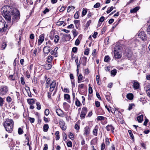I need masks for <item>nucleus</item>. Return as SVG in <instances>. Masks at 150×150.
Segmentation results:
<instances>
[{"label":"nucleus","instance_id":"f257e3e1","mask_svg":"<svg viewBox=\"0 0 150 150\" xmlns=\"http://www.w3.org/2000/svg\"><path fill=\"white\" fill-rule=\"evenodd\" d=\"M1 11L4 18L9 23L11 22V15L13 16L12 22H17L20 19V15L19 11L16 8L8 5L4 6Z\"/></svg>","mask_w":150,"mask_h":150},{"label":"nucleus","instance_id":"f03ea898","mask_svg":"<svg viewBox=\"0 0 150 150\" xmlns=\"http://www.w3.org/2000/svg\"><path fill=\"white\" fill-rule=\"evenodd\" d=\"M4 126L6 130L9 132H11L13 129L14 122L12 119H8L4 123Z\"/></svg>","mask_w":150,"mask_h":150},{"label":"nucleus","instance_id":"7ed1b4c3","mask_svg":"<svg viewBox=\"0 0 150 150\" xmlns=\"http://www.w3.org/2000/svg\"><path fill=\"white\" fill-rule=\"evenodd\" d=\"M6 25V22L1 17H0V31H4L11 24V22L8 23Z\"/></svg>","mask_w":150,"mask_h":150},{"label":"nucleus","instance_id":"20e7f679","mask_svg":"<svg viewBox=\"0 0 150 150\" xmlns=\"http://www.w3.org/2000/svg\"><path fill=\"white\" fill-rule=\"evenodd\" d=\"M138 37L141 39L142 40L146 39V35L145 33L142 30H140L138 34Z\"/></svg>","mask_w":150,"mask_h":150},{"label":"nucleus","instance_id":"39448f33","mask_svg":"<svg viewBox=\"0 0 150 150\" xmlns=\"http://www.w3.org/2000/svg\"><path fill=\"white\" fill-rule=\"evenodd\" d=\"M87 111V108L86 107H84L82 108L80 115V117L81 119H84L85 118Z\"/></svg>","mask_w":150,"mask_h":150},{"label":"nucleus","instance_id":"423d86ee","mask_svg":"<svg viewBox=\"0 0 150 150\" xmlns=\"http://www.w3.org/2000/svg\"><path fill=\"white\" fill-rule=\"evenodd\" d=\"M8 91V88L6 86H1L0 89V95L3 96L5 95Z\"/></svg>","mask_w":150,"mask_h":150},{"label":"nucleus","instance_id":"0eeeda50","mask_svg":"<svg viewBox=\"0 0 150 150\" xmlns=\"http://www.w3.org/2000/svg\"><path fill=\"white\" fill-rule=\"evenodd\" d=\"M59 124L61 128L63 130H65L66 129V126L65 125L64 122L63 120H60Z\"/></svg>","mask_w":150,"mask_h":150},{"label":"nucleus","instance_id":"6e6552de","mask_svg":"<svg viewBox=\"0 0 150 150\" xmlns=\"http://www.w3.org/2000/svg\"><path fill=\"white\" fill-rule=\"evenodd\" d=\"M114 55L115 59H119L122 56V54L121 53L116 50H115L114 51Z\"/></svg>","mask_w":150,"mask_h":150},{"label":"nucleus","instance_id":"1a4fd4ad","mask_svg":"<svg viewBox=\"0 0 150 150\" xmlns=\"http://www.w3.org/2000/svg\"><path fill=\"white\" fill-rule=\"evenodd\" d=\"M87 59V58L86 57L83 56L82 58H80L79 61L80 63L82 64L84 66H85L86 64Z\"/></svg>","mask_w":150,"mask_h":150},{"label":"nucleus","instance_id":"9d476101","mask_svg":"<svg viewBox=\"0 0 150 150\" xmlns=\"http://www.w3.org/2000/svg\"><path fill=\"white\" fill-rule=\"evenodd\" d=\"M44 35L43 34H41L39 37V39L38 40V45H39L43 42L44 40Z\"/></svg>","mask_w":150,"mask_h":150},{"label":"nucleus","instance_id":"9b49d317","mask_svg":"<svg viewBox=\"0 0 150 150\" xmlns=\"http://www.w3.org/2000/svg\"><path fill=\"white\" fill-rule=\"evenodd\" d=\"M90 129L89 127L86 126L85 127L83 135L85 136H87L89 135L90 133Z\"/></svg>","mask_w":150,"mask_h":150},{"label":"nucleus","instance_id":"f8f14e48","mask_svg":"<svg viewBox=\"0 0 150 150\" xmlns=\"http://www.w3.org/2000/svg\"><path fill=\"white\" fill-rule=\"evenodd\" d=\"M56 112L58 116L62 117L64 116V112L61 109H57L56 110Z\"/></svg>","mask_w":150,"mask_h":150},{"label":"nucleus","instance_id":"ddd939ff","mask_svg":"<svg viewBox=\"0 0 150 150\" xmlns=\"http://www.w3.org/2000/svg\"><path fill=\"white\" fill-rule=\"evenodd\" d=\"M56 86V82L55 81H53L50 85V91L52 92L54 90Z\"/></svg>","mask_w":150,"mask_h":150},{"label":"nucleus","instance_id":"4468645a","mask_svg":"<svg viewBox=\"0 0 150 150\" xmlns=\"http://www.w3.org/2000/svg\"><path fill=\"white\" fill-rule=\"evenodd\" d=\"M133 86L134 89H137L139 87V84L137 81H133Z\"/></svg>","mask_w":150,"mask_h":150},{"label":"nucleus","instance_id":"2eb2a0df","mask_svg":"<svg viewBox=\"0 0 150 150\" xmlns=\"http://www.w3.org/2000/svg\"><path fill=\"white\" fill-rule=\"evenodd\" d=\"M106 129L107 131L111 130L112 132H114V128L111 125H108L106 127Z\"/></svg>","mask_w":150,"mask_h":150},{"label":"nucleus","instance_id":"dca6fc26","mask_svg":"<svg viewBox=\"0 0 150 150\" xmlns=\"http://www.w3.org/2000/svg\"><path fill=\"white\" fill-rule=\"evenodd\" d=\"M43 51L45 53L48 54L50 51V48L48 46H45L43 48Z\"/></svg>","mask_w":150,"mask_h":150},{"label":"nucleus","instance_id":"f3484780","mask_svg":"<svg viewBox=\"0 0 150 150\" xmlns=\"http://www.w3.org/2000/svg\"><path fill=\"white\" fill-rule=\"evenodd\" d=\"M63 107L65 110L67 111L69 108V105L67 103L64 102L63 104Z\"/></svg>","mask_w":150,"mask_h":150},{"label":"nucleus","instance_id":"a211bd4d","mask_svg":"<svg viewBox=\"0 0 150 150\" xmlns=\"http://www.w3.org/2000/svg\"><path fill=\"white\" fill-rule=\"evenodd\" d=\"M137 119L139 122H142L143 120V115H142L138 116L137 117Z\"/></svg>","mask_w":150,"mask_h":150},{"label":"nucleus","instance_id":"6ab92c4d","mask_svg":"<svg viewBox=\"0 0 150 150\" xmlns=\"http://www.w3.org/2000/svg\"><path fill=\"white\" fill-rule=\"evenodd\" d=\"M126 97L128 99L131 100L133 98V95L132 93H129L127 94Z\"/></svg>","mask_w":150,"mask_h":150},{"label":"nucleus","instance_id":"aec40b11","mask_svg":"<svg viewBox=\"0 0 150 150\" xmlns=\"http://www.w3.org/2000/svg\"><path fill=\"white\" fill-rule=\"evenodd\" d=\"M64 99L68 100L67 102L69 103H70V96L68 94H64Z\"/></svg>","mask_w":150,"mask_h":150},{"label":"nucleus","instance_id":"412c9836","mask_svg":"<svg viewBox=\"0 0 150 150\" xmlns=\"http://www.w3.org/2000/svg\"><path fill=\"white\" fill-rule=\"evenodd\" d=\"M27 102L29 104L32 105L34 104L35 102V99H27Z\"/></svg>","mask_w":150,"mask_h":150},{"label":"nucleus","instance_id":"4be33fe9","mask_svg":"<svg viewBox=\"0 0 150 150\" xmlns=\"http://www.w3.org/2000/svg\"><path fill=\"white\" fill-rule=\"evenodd\" d=\"M139 9V7L138 6L135 7L133 9H131L130 12L131 13H135Z\"/></svg>","mask_w":150,"mask_h":150},{"label":"nucleus","instance_id":"5701e85b","mask_svg":"<svg viewBox=\"0 0 150 150\" xmlns=\"http://www.w3.org/2000/svg\"><path fill=\"white\" fill-rule=\"evenodd\" d=\"M97 132H98V127L97 126H96L95 127L94 129L93 130V134L95 136H96L97 135Z\"/></svg>","mask_w":150,"mask_h":150},{"label":"nucleus","instance_id":"b1692460","mask_svg":"<svg viewBox=\"0 0 150 150\" xmlns=\"http://www.w3.org/2000/svg\"><path fill=\"white\" fill-rule=\"evenodd\" d=\"M53 57L52 56H49L47 58V62H48V63H51L52 61V60H53Z\"/></svg>","mask_w":150,"mask_h":150},{"label":"nucleus","instance_id":"393cba45","mask_svg":"<svg viewBox=\"0 0 150 150\" xmlns=\"http://www.w3.org/2000/svg\"><path fill=\"white\" fill-rule=\"evenodd\" d=\"M83 77L82 75L80 74L79 75L78 78V82L79 83H80L82 82V81L83 79Z\"/></svg>","mask_w":150,"mask_h":150},{"label":"nucleus","instance_id":"a878e982","mask_svg":"<svg viewBox=\"0 0 150 150\" xmlns=\"http://www.w3.org/2000/svg\"><path fill=\"white\" fill-rule=\"evenodd\" d=\"M51 82V80L50 79L48 78L47 79L46 81V83L47 84L46 86V88H48L50 86V84Z\"/></svg>","mask_w":150,"mask_h":150},{"label":"nucleus","instance_id":"bb28decb","mask_svg":"<svg viewBox=\"0 0 150 150\" xmlns=\"http://www.w3.org/2000/svg\"><path fill=\"white\" fill-rule=\"evenodd\" d=\"M49 128L48 125L47 124H46L44 125L43 126L44 131L46 132L47 131Z\"/></svg>","mask_w":150,"mask_h":150},{"label":"nucleus","instance_id":"cd10ccee","mask_svg":"<svg viewBox=\"0 0 150 150\" xmlns=\"http://www.w3.org/2000/svg\"><path fill=\"white\" fill-rule=\"evenodd\" d=\"M45 69L47 70L50 69L52 67V65L51 64H46L45 66Z\"/></svg>","mask_w":150,"mask_h":150},{"label":"nucleus","instance_id":"c85d7f7f","mask_svg":"<svg viewBox=\"0 0 150 150\" xmlns=\"http://www.w3.org/2000/svg\"><path fill=\"white\" fill-rule=\"evenodd\" d=\"M105 118H106L105 117L102 116H99L97 117V120H103Z\"/></svg>","mask_w":150,"mask_h":150},{"label":"nucleus","instance_id":"c756f323","mask_svg":"<svg viewBox=\"0 0 150 150\" xmlns=\"http://www.w3.org/2000/svg\"><path fill=\"white\" fill-rule=\"evenodd\" d=\"M117 73V70L115 69H113L111 71V74L112 75H113V76H115Z\"/></svg>","mask_w":150,"mask_h":150},{"label":"nucleus","instance_id":"7c9ffc66","mask_svg":"<svg viewBox=\"0 0 150 150\" xmlns=\"http://www.w3.org/2000/svg\"><path fill=\"white\" fill-rule=\"evenodd\" d=\"M110 60V57L108 56H106L105 57L104 61L106 62H108Z\"/></svg>","mask_w":150,"mask_h":150},{"label":"nucleus","instance_id":"2f4dec72","mask_svg":"<svg viewBox=\"0 0 150 150\" xmlns=\"http://www.w3.org/2000/svg\"><path fill=\"white\" fill-rule=\"evenodd\" d=\"M74 37H76L78 34V33L77 32L76 30L75 29L73 30L72 31Z\"/></svg>","mask_w":150,"mask_h":150},{"label":"nucleus","instance_id":"473e14b6","mask_svg":"<svg viewBox=\"0 0 150 150\" xmlns=\"http://www.w3.org/2000/svg\"><path fill=\"white\" fill-rule=\"evenodd\" d=\"M59 38L58 35H55V39L54 40V42L56 43H57L59 40Z\"/></svg>","mask_w":150,"mask_h":150},{"label":"nucleus","instance_id":"72a5a7b5","mask_svg":"<svg viewBox=\"0 0 150 150\" xmlns=\"http://www.w3.org/2000/svg\"><path fill=\"white\" fill-rule=\"evenodd\" d=\"M36 105L37 106V109L38 110H40L41 108V106L40 103L39 102H37Z\"/></svg>","mask_w":150,"mask_h":150},{"label":"nucleus","instance_id":"f704fd0d","mask_svg":"<svg viewBox=\"0 0 150 150\" xmlns=\"http://www.w3.org/2000/svg\"><path fill=\"white\" fill-rule=\"evenodd\" d=\"M87 10L83 8V11L82 13V16L83 17L87 13Z\"/></svg>","mask_w":150,"mask_h":150},{"label":"nucleus","instance_id":"c9c22d12","mask_svg":"<svg viewBox=\"0 0 150 150\" xmlns=\"http://www.w3.org/2000/svg\"><path fill=\"white\" fill-rule=\"evenodd\" d=\"M12 1L11 0H5L4 3L5 4L7 5L11 4Z\"/></svg>","mask_w":150,"mask_h":150},{"label":"nucleus","instance_id":"e433bc0d","mask_svg":"<svg viewBox=\"0 0 150 150\" xmlns=\"http://www.w3.org/2000/svg\"><path fill=\"white\" fill-rule=\"evenodd\" d=\"M75 104L78 107L80 106V102L77 98L75 101Z\"/></svg>","mask_w":150,"mask_h":150},{"label":"nucleus","instance_id":"4c0bfd02","mask_svg":"<svg viewBox=\"0 0 150 150\" xmlns=\"http://www.w3.org/2000/svg\"><path fill=\"white\" fill-rule=\"evenodd\" d=\"M75 62L76 63L77 69H79L80 67V63L79 64L78 62V59H75Z\"/></svg>","mask_w":150,"mask_h":150},{"label":"nucleus","instance_id":"58836bf2","mask_svg":"<svg viewBox=\"0 0 150 150\" xmlns=\"http://www.w3.org/2000/svg\"><path fill=\"white\" fill-rule=\"evenodd\" d=\"M23 130L20 127L18 129V133L20 135L22 134L23 133Z\"/></svg>","mask_w":150,"mask_h":150},{"label":"nucleus","instance_id":"ea45409f","mask_svg":"<svg viewBox=\"0 0 150 150\" xmlns=\"http://www.w3.org/2000/svg\"><path fill=\"white\" fill-rule=\"evenodd\" d=\"M20 79L21 84L23 85H24L25 82L24 81V77H21Z\"/></svg>","mask_w":150,"mask_h":150},{"label":"nucleus","instance_id":"a19ab883","mask_svg":"<svg viewBox=\"0 0 150 150\" xmlns=\"http://www.w3.org/2000/svg\"><path fill=\"white\" fill-rule=\"evenodd\" d=\"M4 100L3 98L0 97V106H2L4 104Z\"/></svg>","mask_w":150,"mask_h":150},{"label":"nucleus","instance_id":"79ce46f5","mask_svg":"<svg viewBox=\"0 0 150 150\" xmlns=\"http://www.w3.org/2000/svg\"><path fill=\"white\" fill-rule=\"evenodd\" d=\"M96 80L97 82V83L98 85L100 84V77L98 75H97L96 76Z\"/></svg>","mask_w":150,"mask_h":150},{"label":"nucleus","instance_id":"37998d69","mask_svg":"<svg viewBox=\"0 0 150 150\" xmlns=\"http://www.w3.org/2000/svg\"><path fill=\"white\" fill-rule=\"evenodd\" d=\"M6 46V44L5 42H3L2 44L1 48L2 50H4Z\"/></svg>","mask_w":150,"mask_h":150},{"label":"nucleus","instance_id":"c03bdc74","mask_svg":"<svg viewBox=\"0 0 150 150\" xmlns=\"http://www.w3.org/2000/svg\"><path fill=\"white\" fill-rule=\"evenodd\" d=\"M113 9L112 6L111 7L109 8H108L106 12L107 13H109Z\"/></svg>","mask_w":150,"mask_h":150},{"label":"nucleus","instance_id":"a18cd8bd","mask_svg":"<svg viewBox=\"0 0 150 150\" xmlns=\"http://www.w3.org/2000/svg\"><path fill=\"white\" fill-rule=\"evenodd\" d=\"M89 88H88V91H89V93H92L93 92V89L92 88V87L90 86V84H89Z\"/></svg>","mask_w":150,"mask_h":150},{"label":"nucleus","instance_id":"49530a36","mask_svg":"<svg viewBox=\"0 0 150 150\" xmlns=\"http://www.w3.org/2000/svg\"><path fill=\"white\" fill-rule=\"evenodd\" d=\"M105 20V17L104 16H101L99 20V22L101 23H102Z\"/></svg>","mask_w":150,"mask_h":150},{"label":"nucleus","instance_id":"de8ad7c7","mask_svg":"<svg viewBox=\"0 0 150 150\" xmlns=\"http://www.w3.org/2000/svg\"><path fill=\"white\" fill-rule=\"evenodd\" d=\"M100 4L99 3H97L94 5L93 7L94 8H98L100 6Z\"/></svg>","mask_w":150,"mask_h":150},{"label":"nucleus","instance_id":"09e8293b","mask_svg":"<svg viewBox=\"0 0 150 150\" xmlns=\"http://www.w3.org/2000/svg\"><path fill=\"white\" fill-rule=\"evenodd\" d=\"M111 108L110 109V111L113 113H115L116 112H117V109L115 108Z\"/></svg>","mask_w":150,"mask_h":150},{"label":"nucleus","instance_id":"8fccbe9b","mask_svg":"<svg viewBox=\"0 0 150 150\" xmlns=\"http://www.w3.org/2000/svg\"><path fill=\"white\" fill-rule=\"evenodd\" d=\"M128 132L129 133V135L130 137L132 138V139H134V136L132 134V132L131 130H128Z\"/></svg>","mask_w":150,"mask_h":150},{"label":"nucleus","instance_id":"3c124183","mask_svg":"<svg viewBox=\"0 0 150 150\" xmlns=\"http://www.w3.org/2000/svg\"><path fill=\"white\" fill-rule=\"evenodd\" d=\"M89 49L88 48H87L86 49L84 52V54L85 55H88L89 53Z\"/></svg>","mask_w":150,"mask_h":150},{"label":"nucleus","instance_id":"603ef678","mask_svg":"<svg viewBox=\"0 0 150 150\" xmlns=\"http://www.w3.org/2000/svg\"><path fill=\"white\" fill-rule=\"evenodd\" d=\"M67 146L68 147H71L72 146V143L71 141L68 142L67 143Z\"/></svg>","mask_w":150,"mask_h":150},{"label":"nucleus","instance_id":"864d4df0","mask_svg":"<svg viewBox=\"0 0 150 150\" xmlns=\"http://www.w3.org/2000/svg\"><path fill=\"white\" fill-rule=\"evenodd\" d=\"M50 113L49 110L48 109H46L45 111V114L46 115H48Z\"/></svg>","mask_w":150,"mask_h":150},{"label":"nucleus","instance_id":"5fc2aeb1","mask_svg":"<svg viewBox=\"0 0 150 150\" xmlns=\"http://www.w3.org/2000/svg\"><path fill=\"white\" fill-rule=\"evenodd\" d=\"M105 143H106V144L107 145H109L110 144V142L109 141V139L108 138H106L105 139Z\"/></svg>","mask_w":150,"mask_h":150},{"label":"nucleus","instance_id":"6e6d98bb","mask_svg":"<svg viewBox=\"0 0 150 150\" xmlns=\"http://www.w3.org/2000/svg\"><path fill=\"white\" fill-rule=\"evenodd\" d=\"M147 32L148 34L150 35V25L148 26L147 29Z\"/></svg>","mask_w":150,"mask_h":150},{"label":"nucleus","instance_id":"4d7b16f0","mask_svg":"<svg viewBox=\"0 0 150 150\" xmlns=\"http://www.w3.org/2000/svg\"><path fill=\"white\" fill-rule=\"evenodd\" d=\"M12 100L11 98L9 96H8L6 98V101L8 103L10 102Z\"/></svg>","mask_w":150,"mask_h":150},{"label":"nucleus","instance_id":"13d9d810","mask_svg":"<svg viewBox=\"0 0 150 150\" xmlns=\"http://www.w3.org/2000/svg\"><path fill=\"white\" fill-rule=\"evenodd\" d=\"M79 43H80L79 40L78 39H77L76 40L75 42V45H76L78 46L79 45Z\"/></svg>","mask_w":150,"mask_h":150},{"label":"nucleus","instance_id":"bf43d9fd","mask_svg":"<svg viewBox=\"0 0 150 150\" xmlns=\"http://www.w3.org/2000/svg\"><path fill=\"white\" fill-rule=\"evenodd\" d=\"M74 128L76 130L79 131L80 127L77 124H76L74 126Z\"/></svg>","mask_w":150,"mask_h":150},{"label":"nucleus","instance_id":"052dcab7","mask_svg":"<svg viewBox=\"0 0 150 150\" xmlns=\"http://www.w3.org/2000/svg\"><path fill=\"white\" fill-rule=\"evenodd\" d=\"M96 106L97 107H99L100 105V103L98 101H96L95 102Z\"/></svg>","mask_w":150,"mask_h":150},{"label":"nucleus","instance_id":"680f3d73","mask_svg":"<svg viewBox=\"0 0 150 150\" xmlns=\"http://www.w3.org/2000/svg\"><path fill=\"white\" fill-rule=\"evenodd\" d=\"M13 75H10L8 76V79L12 81H14L15 80V78H13Z\"/></svg>","mask_w":150,"mask_h":150},{"label":"nucleus","instance_id":"e2e57ef3","mask_svg":"<svg viewBox=\"0 0 150 150\" xmlns=\"http://www.w3.org/2000/svg\"><path fill=\"white\" fill-rule=\"evenodd\" d=\"M64 23V21H59L57 23V25H61Z\"/></svg>","mask_w":150,"mask_h":150},{"label":"nucleus","instance_id":"0e129e2a","mask_svg":"<svg viewBox=\"0 0 150 150\" xmlns=\"http://www.w3.org/2000/svg\"><path fill=\"white\" fill-rule=\"evenodd\" d=\"M69 137L71 139H73L74 138V136L71 132H70L69 134Z\"/></svg>","mask_w":150,"mask_h":150},{"label":"nucleus","instance_id":"69168bd1","mask_svg":"<svg viewBox=\"0 0 150 150\" xmlns=\"http://www.w3.org/2000/svg\"><path fill=\"white\" fill-rule=\"evenodd\" d=\"M134 105V104H130L129 105V108H128L129 110H131L133 106Z\"/></svg>","mask_w":150,"mask_h":150},{"label":"nucleus","instance_id":"338daca9","mask_svg":"<svg viewBox=\"0 0 150 150\" xmlns=\"http://www.w3.org/2000/svg\"><path fill=\"white\" fill-rule=\"evenodd\" d=\"M105 148V145L104 143H102L101 145V150H104Z\"/></svg>","mask_w":150,"mask_h":150},{"label":"nucleus","instance_id":"774afa93","mask_svg":"<svg viewBox=\"0 0 150 150\" xmlns=\"http://www.w3.org/2000/svg\"><path fill=\"white\" fill-rule=\"evenodd\" d=\"M74 17L75 19H78L79 18L78 14L77 13H76L74 16Z\"/></svg>","mask_w":150,"mask_h":150}]
</instances>
